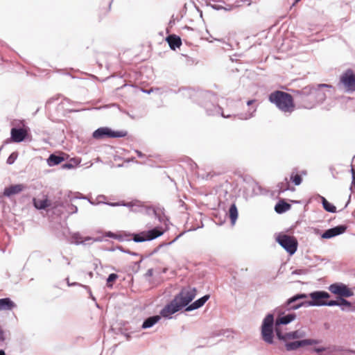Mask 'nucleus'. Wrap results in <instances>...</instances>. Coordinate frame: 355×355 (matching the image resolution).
<instances>
[{
  "instance_id": "nucleus-1",
  "label": "nucleus",
  "mask_w": 355,
  "mask_h": 355,
  "mask_svg": "<svg viewBox=\"0 0 355 355\" xmlns=\"http://www.w3.org/2000/svg\"><path fill=\"white\" fill-rule=\"evenodd\" d=\"M294 96L300 106L305 109H312L318 104L315 101L316 94L315 86L308 85L301 89L293 91Z\"/></svg>"
},
{
  "instance_id": "nucleus-2",
  "label": "nucleus",
  "mask_w": 355,
  "mask_h": 355,
  "mask_svg": "<svg viewBox=\"0 0 355 355\" xmlns=\"http://www.w3.org/2000/svg\"><path fill=\"white\" fill-rule=\"evenodd\" d=\"M269 101L284 113L291 114L294 110L293 98L291 94L286 92H274L270 94Z\"/></svg>"
},
{
  "instance_id": "nucleus-3",
  "label": "nucleus",
  "mask_w": 355,
  "mask_h": 355,
  "mask_svg": "<svg viewBox=\"0 0 355 355\" xmlns=\"http://www.w3.org/2000/svg\"><path fill=\"white\" fill-rule=\"evenodd\" d=\"M159 220L163 223V225H157L153 229L147 231H143L138 234H133L132 240L136 243H141L147 241H151L162 236L167 229V220L164 216H158Z\"/></svg>"
},
{
  "instance_id": "nucleus-4",
  "label": "nucleus",
  "mask_w": 355,
  "mask_h": 355,
  "mask_svg": "<svg viewBox=\"0 0 355 355\" xmlns=\"http://www.w3.org/2000/svg\"><path fill=\"white\" fill-rule=\"evenodd\" d=\"M200 99L202 103V106L205 107L208 115H220L223 118H230V114H225L222 109L214 104L213 101H215L216 96L210 92H205L200 94Z\"/></svg>"
},
{
  "instance_id": "nucleus-5",
  "label": "nucleus",
  "mask_w": 355,
  "mask_h": 355,
  "mask_svg": "<svg viewBox=\"0 0 355 355\" xmlns=\"http://www.w3.org/2000/svg\"><path fill=\"white\" fill-rule=\"evenodd\" d=\"M200 99L202 103V106L205 107L208 115H220L223 118H230V114H225L222 109L214 104L213 101H215L216 96L210 92H205L200 94Z\"/></svg>"
},
{
  "instance_id": "nucleus-6",
  "label": "nucleus",
  "mask_w": 355,
  "mask_h": 355,
  "mask_svg": "<svg viewBox=\"0 0 355 355\" xmlns=\"http://www.w3.org/2000/svg\"><path fill=\"white\" fill-rule=\"evenodd\" d=\"M106 196L103 195L98 196L95 200H89V202L92 205H99L101 203L106 204L111 207H118V206H125L128 207L130 209L131 211L138 212L140 211L143 207L140 205L139 202H130L125 203L124 202H105Z\"/></svg>"
},
{
  "instance_id": "nucleus-7",
  "label": "nucleus",
  "mask_w": 355,
  "mask_h": 355,
  "mask_svg": "<svg viewBox=\"0 0 355 355\" xmlns=\"http://www.w3.org/2000/svg\"><path fill=\"white\" fill-rule=\"evenodd\" d=\"M277 242L290 254H293L297 248V241L293 236L280 234L276 238Z\"/></svg>"
},
{
  "instance_id": "nucleus-8",
  "label": "nucleus",
  "mask_w": 355,
  "mask_h": 355,
  "mask_svg": "<svg viewBox=\"0 0 355 355\" xmlns=\"http://www.w3.org/2000/svg\"><path fill=\"white\" fill-rule=\"evenodd\" d=\"M284 306H278L274 309V314L277 316L275 320L276 327L280 325H286L296 319V314L294 313H288Z\"/></svg>"
},
{
  "instance_id": "nucleus-9",
  "label": "nucleus",
  "mask_w": 355,
  "mask_h": 355,
  "mask_svg": "<svg viewBox=\"0 0 355 355\" xmlns=\"http://www.w3.org/2000/svg\"><path fill=\"white\" fill-rule=\"evenodd\" d=\"M196 295V289L188 286L182 288L180 293L175 297V300H178L177 302L183 308L187 306L194 299Z\"/></svg>"
},
{
  "instance_id": "nucleus-10",
  "label": "nucleus",
  "mask_w": 355,
  "mask_h": 355,
  "mask_svg": "<svg viewBox=\"0 0 355 355\" xmlns=\"http://www.w3.org/2000/svg\"><path fill=\"white\" fill-rule=\"evenodd\" d=\"M125 135V133L121 132H114L110 128L107 127L99 128L96 130L92 136L95 139H103L104 137L109 138H116V137H123Z\"/></svg>"
},
{
  "instance_id": "nucleus-11",
  "label": "nucleus",
  "mask_w": 355,
  "mask_h": 355,
  "mask_svg": "<svg viewBox=\"0 0 355 355\" xmlns=\"http://www.w3.org/2000/svg\"><path fill=\"white\" fill-rule=\"evenodd\" d=\"M71 243L75 245H91L94 242L101 241L99 238H92L91 236H83L80 232H73L71 234Z\"/></svg>"
},
{
  "instance_id": "nucleus-12",
  "label": "nucleus",
  "mask_w": 355,
  "mask_h": 355,
  "mask_svg": "<svg viewBox=\"0 0 355 355\" xmlns=\"http://www.w3.org/2000/svg\"><path fill=\"white\" fill-rule=\"evenodd\" d=\"M340 82L345 87L347 92L355 91V75L352 70H347L341 76Z\"/></svg>"
},
{
  "instance_id": "nucleus-13",
  "label": "nucleus",
  "mask_w": 355,
  "mask_h": 355,
  "mask_svg": "<svg viewBox=\"0 0 355 355\" xmlns=\"http://www.w3.org/2000/svg\"><path fill=\"white\" fill-rule=\"evenodd\" d=\"M331 85L328 84H319L315 86V101H318V104H320L324 101L328 95L331 94L330 89Z\"/></svg>"
},
{
  "instance_id": "nucleus-14",
  "label": "nucleus",
  "mask_w": 355,
  "mask_h": 355,
  "mask_svg": "<svg viewBox=\"0 0 355 355\" xmlns=\"http://www.w3.org/2000/svg\"><path fill=\"white\" fill-rule=\"evenodd\" d=\"M307 295L306 294H298L290 299H288L286 303L283 305L287 311L296 310L301 306H307L306 302H297L299 300L306 298Z\"/></svg>"
},
{
  "instance_id": "nucleus-15",
  "label": "nucleus",
  "mask_w": 355,
  "mask_h": 355,
  "mask_svg": "<svg viewBox=\"0 0 355 355\" xmlns=\"http://www.w3.org/2000/svg\"><path fill=\"white\" fill-rule=\"evenodd\" d=\"M329 290L341 297H349L353 295V292L343 284H333L330 285Z\"/></svg>"
},
{
  "instance_id": "nucleus-16",
  "label": "nucleus",
  "mask_w": 355,
  "mask_h": 355,
  "mask_svg": "<svg viewBox=\"0 0 355 355\" xmlns=\"http://www.w3.org/2000/svg\"><path fill=\"white\" fill-rule=\"evenodd\" d=\"M178 300L175 298L168 304H166L160 311L161 316L170 318L171 316L182 309V306L177 302Z\"/></svg>"
},
{
  "instance_id": "nucleus-17",
  "label": "nucleus",
  "mask_w": 355,
  "mask_h": 355,
  "mask_svg": "<svg viewBox=\"0 0 355 355\" xmlns=\"http://www.w3.org/2000/svg\"><path fill=\"white\" fill-rule=\"evenodd\" d=\"M309 296L312 300L306 302L307 306H323V304L316 303H324V300L329 297V294L325 291H315L311 293Z\"/></svg>"
},
{
  "instance_id": "nucleus-18",
  "label": "nucleus",
  "mask_w": 355,
  "mask_h": 355,
  "mask_svg": "<svg viewBox=\"0 0 355 355\" xmlns=\"http://www.w3.org/2000/svg\"><path fill=\"white\" fill-rule=\"evenodd\" d=\"M275 315L273 313L266 315L261 326V333H273V326L275 325Z\"/></svg>"
},
{
  "instance_id": "nucleus-19",
  "label": "nucleus",
  "mask_w": 355,
  "mask_h": 355,
  "mask_svg": "<svg viewBox=\"0 0 355 355\" xmlns=\"http://www.w3.org/2000/svg\"><path fill=\"white\" fill-rule=\"evenodd\" d=\"M255 103V100H250L247 102V105L249 107V109L248 111L245 112H241L239 114L238 118L241 120H248L251 118H252L255 112H257V106L253 105V104Z\"/></svg>"
},
{
  "instance_id": "nucleus-20",
  "label": "nucleus",
  "mask_w": 355,
  "mask_h": 355,
  "mask_svg": "<svg viewBox=\"0 0 355 355\" xmlns=\"http://www.w3.org/2000/svg\"><path fill=\"white\" fill-rule=\"evenodd\" d=\"M317 343H318L317 340H311V339H305V340H297V341H293V342H290V343L287 342L286 343V348L288 351L295 350V349H298L300 347L313 345V344H315Z\"/></svg>"
},
{
  "instance_id": "nucleus-21",
  "label": "nucleus",
  "mask_w": 355,
  "mask_h": 355,
  "mask_svg": "<svg viewBox=\"0 0 355 355\" xmlns=\"http://www.w3.org/2000/svg\"><path fill=\"white\" fill-rule=\"evenodd\" d=\"M347 230V227L345 225H338L335 227L326 230L322 234V239H331L334 236H336L338 235L342 234L344 233Z\"/></svg>"
},
{
  "instance_id": "nucleus-22",
  "label": "nucleus",
  "mask_w": 355,
  "mask_h": 355,
  "mask_svg": "<svg viewBox=\"0 0 355 355\" xmlns=\"http://www.w3.org/2000/svg\"><path fill=\"white\" fill-rule=\"evenodd\" d=\"M275 335L277 336L279 340H282L285 342H287V340L290 339H295L297 338V334H262V339L268 343H272Z\"/></svg>"
},
{
  "instance_id": "nucleus-23",
  "label": "nucleus",
  "mask_w": 355,
  "mask_h": 355,
  "mask_svg": "<svg viewBox=\"0 0 355 355\" xmlns=\"http://www.w3.org/2000/svg\"><path fill=\"white\" fill-rule=\"evenodd\" d=\"M11 140L15 143H19L24 140L27 135V131L24 128H13L10 131Z\"/></svg>"
},
{
  "instance_id": "nucleus-24",
  "label": "nucleus",
  "mask_w": 355,
  "mask_h": 355,
  "mask_svg": "<svg viewBox=\"0 0 355 355\" xmlns=\"http://www.w3.org/2000/svg\"><path fill=\"white\" fill-rule=\"evenodd\" d=\"M25 187H26L21 184L11 185L5 188L3 195L7 197H10L12 195L19 193L25 189Z\"/></svg>"
},
{
  "instance_id": "nucleus-25",
  "label": "nucleus",
  "mask_w": 355,
  "mask_h": 355,
  "mask_svg": "<svg viewBox=\"0 0 355 355\" xmlns=\"http://www.w3.org/2000/svg\"><path fill=\"white\" fill-rule=\"evenodd\" d=\"M209 295H204L203 297H200V299L196 300L191 304L189 305L186 308V311H193V310L197 309L202 306L205 304V303L209 300Z\"/></svg>"
},
{
  "instance_id": "nucleus-26",
  "label": "nucleus",
  "mask_w": 355,
  "mask_h": 355,
  "mask_svg": "<svg viewBox=\"0 0 355 355\" xmlns=\"http://www.w3.org/2000/svg\"><path fill=\"white\" fill-rule=\"evenodd\" d=\"M16 306L10 298L0 299V311H10Z\"/></svg>"
},
{
  "instance_id": "nucleus-27",
  "label": "nucleus",
  "mask_w": 355,
  "mask_h": 355,
  "mask_svg": "<svg viewBox=\"0 0 355 355\" xmlns=\"http://www.w3.org/2000/svg\"><path fill=\"white\" fill-rule=\"evenodd\" d=\"M161 319L160 315H153L148 318L143 322L141 327L143 329H148L155 325Z\"/></svg>"
},
{
  "instance_id": "nucleus-28",
  "label": "nucleus",
  "mask_w": 355,
  "mask_h": 355,
  "mask_svg": "<svg viewBox=\"0 0 355 355\" xmlns=\"http://www.w3.org/2000/svg\"><path fill=\"white\" fill-rule=\"evenodd\" d=\"M33 205L37 209H44L51 206V202L47 199H33Z\"/></svg>"
},
{
  "instance_id": "nucleus-29",
  "label": "nucleus",
  "mask_w": 355,
  "mask_h": 355,
  "mask_svg": "<svg viewBox=\"0 0 355 355\" xmlns=\"http://www.w3.org/2000/svg\"><path fill=\"white\" fill-rule=\"evenodd\" d=\"M168 43L171 49L175 50L182 44L181 39L176 35H169L167 37Z\"/></svg>"
},
{
  "instance_id": "nucleus-30",
  "label": "nucleus",
  "mask_w": 355,
  "mask_h": 355,
  "mask_svg": "<svg viewBox=\"0 0 355 355\" xmlns=\"http://www.w3.org/2000/svg\"><path fill=\"white\" fill-rule=\"evenodd\" d=\"M291 208V205L288 204L287 202H285L284 201H281L276 204L275 207V210L278 214H282L284 212H286V211L289 210Z\"/></svg>"
},
{
  "instance_id": "nucleus-31",
  "label": "nucleus",
  "mask_w": 355,
  "mask_h": 355,
  "mask_svg": "<svg viewBox=\"0 0 355 355\" xmlns=\"http://www.w3.org/2000/svg\"><path fill=\"white\" fill-rule=\"evenodd\" d=\"M63 160V157L52 154L48 158L47 162L49 166H53L60 164Z\"/></svg>"
},
{
  "instance_id": "nucleus-32",
  "label": "nucleus",
  "mask_w": 355,
  "mask_h": 355,
  "mask_svg": "<svg viewBox=\"0 0 355 355\" xmlns=\"http://www.w3.org/2000/svg\"><path fill=\"white\" fill-rule=\"evenodd\" d=\"M322 203L323 205L324 209L330 213H335L336 212V207L329 202H328L325 198L321 196Z\"/></svg>"
},
{
  "instance_id": "nucleus-33",
  "label": "nucleus",
  "mask_w": 355,
  "mask_h": 355,
  "mask_svg": "<svg viewBox=\"0 0 355 355\" xmlns=\"http://www.w3.org/2000/svg\"><path fill=\"white\" fill-rule=\"evenodd\" d=\"M230 218L231 219V223L232 225H234L237 218H238V210L235 204H232L229 209Z\"/></svg>"
},
{
  "instance_id": "nucleus-34",
  "label": "nucleus",
  "mask_w": 355,
  "mask_h": 355,
  "mask_svg": "<svg viewBox=\"0 0 355 355\" xmlns=\"http://www.w3.org/2000/svg\"><path fill=\"white\" fill-rule=\"evenodd\" d=\"M338 306H340L343 311H351V309L354 307L349 301L342 297L339 299Z\"/></svg>"
},
{
  "instance_id": "nucleus-35",
  "label": "nucleus",
  "mask_w": 355,
  "mask_h": 355,
  "mask_svg": "<svg viewBox=\"0 0 355 355\" xmlns=\"http://www.w3.org/2000/svg\"><path fill=\"white\" fill-rule=\"evenodd\" d=\"M277 187H279V193L284 192L289 189V182L288 179L286 178L284 180L280 182Z\"/></svg>"
},
{
  "instance_id": "nucleus-36",
  "label": "nucleus",
  "mask_w": 355,
  "mask_h": 355,
  "mask_svg": "<svg viewBox=\"0 0 355 355\" xmlns=\"http://www.w3.org/2000/svg\"><path fill=\"white\" fill-rule=\"evenodd\" d=\"M291 180L294 183L295 185L298 186L302 182V178L298 174H294L293 173L291 175Z\"/></svg>"
},
{
  "instance_id": "nucleus-37",
  "label": "nucleus",
  "mask_w": 355,
  "mask_h": 355,
  "mask_svg": "<svg viewBox=\"0 0 355 355\" xmlns=\"http://www.w3.org/2000/svg\"><path fill=\"white\" fill-rule=\"evenodd\" d=\"M318 304H323V306H338L339 304V300H330V301H325L324 303H317Z\"/></svg>"
},
{
  "instance_id": "nucleus-38",
  "label": "nucleus",
  "mask_w": 355,
  "mask_h": 355,
  "mask_svg": "<svg viewBox=\"0 0 355 355\" xmlns=\"http://www.w3.org/2000/svg\"><path fill=\"white\" fill-rule=\"evenodd\" d=\"M17 153H12L10 154V155L8 157V158L7 159V164H12L15 162V161L17 159Z\"/></svg>"
},
{
  "instance_id": "nucleus-39",
  "label": "nucleus",
  "mask_w": 355,
  "mask_h": 355,
  "mask_svg": "<svg viewBox=\"0 0 355 355\" xmlns=\"http://www.w3.org/2000/svg\"><path fill=\"white\" fill-rule=\"evenodd\" d=\"M80 286L84 287L85 288H86L87 290L89 291V295H91L92 300H95V298L94 297H92L91 291L87 286H84V285H82V284L76 283V282H73L71 284H69V286Z\"/></svg>"
},
{
  "instance_id": "nucleus-40",
  "label": "nucleus",
  "mask_w": 355,
  "mask_h": 355,
  "mask_svg": "<svg viewBox=\"0 0 355 355\" xmlns=\"http://www.w3.org/2000/svg\"><path fill=\"white\" fill-rule=\"evenodd\" d=\"M117 277H118V275L116 274H115V273L110 274L107 279V284L115 281L117 279Z\"/></svg>"
},
{
  "instance_id": "nucleus-41",
  "label": "nucleus",
  "mask_w": 355,
  "mask_h": 355,
  "mask_svg": "<svg viewBox=\"0 0 355 355\" xmlns=\"http://www.w3.org/2000/svg\"><path fill=\"white\" fill-rule=\"evenodd\" d=\"M145 92L150 94V92H156L157 94H162L161 89L159 88H155V89H151L148 91H144Z\"/></svg>"
},
{
  "instance_id": "nucleus-42",
  "label": "nucleus",
  "mask_w": 355,
  "mask_h": 355,
  "mask_svg": "<svg viewBox=\"0 0 355 355\" xmlns=\"http://www.w3.org/2000/svg\"><path fill=\"white\" fill-rule=\"evenodd\" d=\"M351 172H352V186L354 187L355 189V171L353 168L351 169Z\"/></svg>"
},
{
  "instance_id": "nucleus-43",
  "label": "nucleus",
  "mask_w": 355,
  "mask_h": 355,
  "mask_svg": "<svg viewBox=\"0 0 355 355\" xmlns=\"http://www.w3.org/2000/svg\"><path fill=\"white\" fill-rule=\"evenodd\" d=\"M118 250H119L120 251L123 252H125V253H127V254H129L130 253V251L128 250H124L121 246H118L116 248Z\"/></svg>"
},
{
  "instance_id": "nucleus-44",
  "label": "nucleus",
  "mask_w": 355,
  "mask_h": 355,
  "mask_svg": "<svg viewBox=\"0 0 355 355\" xmlns=\"http://www.w3.org/2000/svg\"><path fill=\"white\" fill-rule=\"evenodd\" d=\"M146 276L151 277L153 275V270L152 268H150L146 272Z\"/></svg>"
},
{
  "instance_id": "nucleus-45",
  "label": "nucleus",
  "mask_w": 355,
  "mask_h": 355,
  "mask_svg": "<svg viewBox=\"0 0 355 355\" xmlns=\"http://www.w3.org/2000/svg\"><path fill=\"white\" fill-rule=\"evenodd\" d=\"M325 348L324 347H318V348H315L314 350L317 352H324L325 351Z\"/></svg>"
},
{
  "instance_id": "nucleus-46",
  "label": "nucleus",
  "mask_w": 355,
  "mask_h": 355,
  "mask_svg": "<svg viewBox=\"0 0 355 355\" xmlns=\"http://www.w3.org/2000/svg\"><path fill=\"white\" fill-rule=\"evenodd\" d=\"M107 236L110 238H116V235L111 232H109L108 233H107Z\"/></svg>"
},
{
  "instance_id": "nucleus-47",
  "label": "nucleus",
  "mask_w": 355,
  "mask_h": 355,
  "mask_svg": "<svg viewBox=\"0 0 355 355\" xmlns=\"http://www.w3.org/2000/svg\"><path fill=\"white\" fill-rule=\"evenodd\" d=\"M135 152L137 154L139 157L141 158V157H144V155L141 151L136 150Z\"/></svg>"
},
{
  "instance_id": "nucleus-48",
  "label": "nucleus",
  "mask_w": 355,
  "mask_h": 355,
  "mask_svg": "<svg viewBox=\"0 0 355 355\" xmlns=\"http://www.w3.org/2000/svg\"><path fill=\"white\" fill-rule=\"evenodd\" d=\"M72 167V165L70 164H65L63 165V168H71Z\"/></svg>"
},
{
  "instance_id": "nucleus-49",
  "label": "nucleus",
  "mask_w": 355,
  "mask_h": 355,
  "mask_svg": "<svg viewBox=\"0 0 355 355\" xmlns=\"http://www.w3.org/2000/svg\"><path fill=\"white\" fill-rule=\"evenodd\" d=\"M129 254H131V255H133V256H137V255H139V254H138V253H137V252H130V253H129Z\"/></svg>"
},
{
  "instance_id": "nucleus-50",
  "label": "nucleus",
  "mask_w": 355,
  "mask_h": 355,
  "mask_svg": "<svg viewBox=\"0 0 355 355\" xmlns=\"http://www.w3.org/2000/svg\"><path fill=\"white\" fill-rule=\"evenodd\" d=\"M0 355H6L3 350H2V349L0 350Z\"/></svg>"
},
{
  "instance_id": "nucleus-51",
  "label": "nucleus",
  "mask_w": 355,
  "mask_h": 355,
  "mask_svg": "<svg viewBox=\"0 0 355 355\" xmlns=\"http://www.w3.org/2000/svg\"><path fill=\"white\" fill-rule=\"evenodd\" d=\"M66 281H67V285L69 286V284H71V283H70V282H69V278H67V279H66Z\"/></svg>"
},
{
  "instance_id": "nucleus-52",
  "label": "nucleus",
  "mask_w": 355,
  "mask_h": 355,
  "mask_svg": "<svg viewBox=\"0 0 355 355\" xmlns=\"http://www.w3.org/2000/svg\"><path fill=\"white\" fill-rule=\"evenodd\" d=\"M351 311L355 312V306L351 309Z\"/></svg>"
},
{
  "instance_id": "nucleus-53",
  "label": "nucleus",
  "mask_w": 355,
  "mask_h": 355,
  "mask_svg": "<svg viewBox=\"0 0 355 355\" xmlns=\"http://www.w3.org/2000/svg\"><path fill=\"white\" fill-rule=\"evenodd\" d=\"M292 333L296 334V333H297V331H293Z\"/></svg>"
},
{
  "instance_id": "nucleus-54",
  "label": "nucleus",
  "mask_w": 355,
  "mask_h": 355,
  "mask_svg": "<svg viewBox=\"0 0 355 355\" xmlns=\"http://www.w3.org/2000/svg\"><path fill=\"white\" fill-rule=\"evenodd\" d=\"M300 0H295L296 2L299 1Z\"/></svg>"
}]
</instances>
